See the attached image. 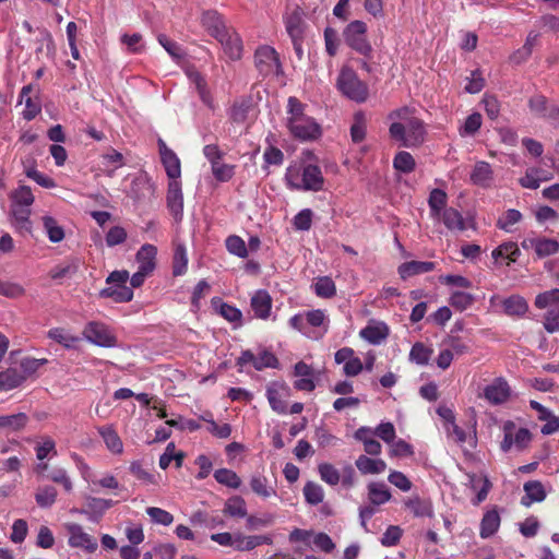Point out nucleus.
Instances as JSON below:
<instances>
[{
    "mask_svg": "<svg viewBox=\"0 0 559 559\" xmlns=\"http://www.w3.org/2000/svg\"><path fill=\"white\" fill-rule=\"evenodd\" d=\"M355 464L362 475H377L386 469V463L383 460L372 459L367 455L358 456Z\"/></svg>",
    "mask_w": 559,
    "mask_h": 559,
    "instance_id": "obj_24",
    "label": "nucleus"
},
{
    "mask_svg": "<svg viewBox=\"0 0 559 559\" xmlns=\"http://www.w3.org/2000/svg\"><path fill=\"white\" fill-rule=\"evenodd\" d=\"M349 34V25H338L336 20L330 21L324 31L325 50L330 56H335L342 43V37Z\"/></svg>",
    "mask_w": 559,
    "mask_h": 559,
    "instance_id": "obj_10",
    "label": "nucleus"
},
{
    "mask_svg": "<svg viewBox=\"0 0 559 559\" xmlns=\"http://www.w3.org/2000/svg\"><path fill=\"white\" fill-rule=\"evenodd\" d=\"M57 499V489L52 486H44L37 489L35 500L41 508L51 507Z\"/></svg>",
    "mask_w": 559,
    "mask_h": 559,
    "instance_id": "obj_52",
    "label": "nucleus"
},
{
    "mask_svg": "<svg viewBox=\"0 0 559 559\" xmlns=\"http://www.w3.org/2000/svg\"><path fill=\"white\" fill-rule=\"evenodd\" d=\"M389 455L393 459L411 457L414 455V448L403 439H394L389 443Z\"/></svg>",
    "mask_w": 559,
    "mask_h": 559,
    "instance_id": "obj_44",
    "label": "nucleus"
},
{
    "mask_svg": "<svg viewBox=\"0 0 559 559\" xmlns=\"http://www.w3.org/2000/svg\"><path fill=\"white\" fill-rule=\"evenodd\" d=\"M416 163L414 157L405 151L399 152L393 159V167L395 170L409 174L415 169Z\"/></svg>",
    "mask_w": 559,
    "mask_h": 559,
    "instance_id": "obj_49",
    "label": "nucleus"
},
{
    "mask_svg": "<svg viewBox=\"0 0 559 559\" xmlns=\"http://www.w3.org/2000/svg\"><path fill=\"white\" fill-rule=\"evenodd\" d=\"M156 254L157 248L155 246L150 243L143 245L135 255L139 269L151 274L156 266Z\"/></svg>",
    "mask_w": 559,
    "mask_h": 559,
    "instance_id": "obj_21",
    "label": "nucleus"
},
{
    "mask_svg": "<svg viewBox=\"0 0 559 559\" xmlns=\"http://www.w3.org/2000/svg\"><path fill=\"white\" fill-rule=\"evenodd\" d=\"M166 201L174 218L180 221L183 213V194L179 179H169Z\"/></svg>",
    "mask_w": 559,
    "mask_h": 559,
    "instance_id": "obj_12",
    "label": "nucleus"
},
{
    "mask_svg": "<svg viewBox=\"0 0 559 559\" xmlns=\"http://www.w3.org/2000/svg\"><path fill=\"white\" fill-rule=\"evenodd\" d=\"M559 305V288L540 293L535 298V306L538 309L551 308Z\"/></svg>",
    "mask_w": 559,
    "mask_h": 559,
    "instance_id": "obj_56",
    "label": "nucleus"
},
{
    "mask_svg": "<svg viewBox=\"0 0 559 559\" xmlns=\"http://www.w3.org/2000/svg\"><path fill=\"white\" fill-rule=\"evenodd\" d=\"M32 92V85H25L21 91V103H25V109L23 110V117L26 120L34 119L40 111V105L35 102L29 93Z\"/></svg>",
    "mask_w": 559,
    "mask_h": 559,
    "instance_id": "obj_41",
    "label": "nucleus"
},
{
    "mask_svg": "<svg viewBox=\"0 0 559 559\" xmlns=\"http://www.w3.org/2000/svg\"><path fill=\"white\" fill-rule=\"evenodd\" d=\"M273 539L269 535H251L246 536L241 533H236L234 548L238 551H250L261 545H271Z\"/></svg>",
    "mask_w": 559,
    "mask_h": 559,
    "instance_id": "obj_17",
    "label": "nucleus"
},
{
    "mask_svg": "<svg viewBox=\"0 0 559 559\" xmlns=\"http://www.w3.org/2000/svg\"><path fill=\"white\" fill-rule=\"evenodd\" d=\"M539 173H542L540 168L532 167L525 171V175L520 178V185L523 188L527 189H537L542 181H549L552 179V174L547 176L539 177Z\"/></svg>",
    "mask_w": 559,
    "mask_h": 559,
    "instance_id": "obj_38",
    "label": "nucleus"
},
{
    "mask_svg": "<svg viewBox=\"0 0 559 559\" xmlns=\"http://www.w3.org/2000/svg\"><path fill=\"white\" fill-rule=\"evenodd\" d=\"M500 526V515L496 510L485 513L480 523V536L488 538L492 536Z\"/></svg>",
    "mask_w": 559,
    "mask_h": 559,
    "instance_id": "obj_35",
    "label": "nucleus"
},
{
    "mask_svg": "<svg viewBox=\"0 0 559 559\" xmlns=\"http://www.w3.org/2000/svg\"><path fill=\"white\" fill-rule=\"evenodd\" d=\"M188 265L187 251L185 246L178 245L175 249L174 260H173V274L175 276H180L186 273Z\"/></svg>",
    "mask_w": 559,
    "mask_h": 559,
    "instance_id": "obj_54",
    "label": "nucleus"
},
{
    "mask_svg": "<svg viewBox=\"0 0 559 559\" xmlns=\"http://www.w3.org/2000/svg\"><path fill=\"white\" fill-rule=\"evenodd\" d=\"M374 361L376 355L372 350L366 353L364 356V362L360 358L352 356V377L357 376L364 370L371 371L373 369Z\"/></svg>",
    "mask_w": 559,
    "mask_h": 559,
    "instance_id": "obj_51",
    "label": "nucleus"
},
{
    "mask_svg": "<svg viewBox=\"0 0 559 559\" xmlns=\"http://www.w3.org/2000/svg\"><path fill=\"white\" fill-rule=\"evenodd\" d=\"M11 214H12V217L14 218V222L19 228L29 231V229H31V222H29L31 209H28L26 206L17 205V204L11 202Z\"/></svg>",
    "mask_w": 559,
    "mask_h": 559,
    "instance_id": "obj_47",
    "label": "nucleus"
},
{
    "mask_svg": "<svg viewBox=\"0 0 559 559\" xmlns=\"http://www.w3.org/2000/svg\"><path fill=\"white\" fill-rule=\"evenodd\" d=\"M285 181L290 189L306 191V166L290 165L286 169Z\"/></svg>",
    "mask_w": 559,
    "mask_h": 559,
    "instance_id": "obj_26",
    "label": "nucleus"
},
{
    "mask_svg": "<svg viewBox=\"0 0 559 559\" xmlns=\"http://www.w3.org/2000/svg\"><path fill=\"white\" fill-rule=\"evenodd\" d=\"M130 473L144 485H157L159 475H155L141 462L134 461L130 464Z\"/></svg>",
    "mask_w": 559,
    "mask_h": 559,
    "instance_id": "obj_37",
    "label": "nucleus"
},
{
    "mask_svg": "<svg viewBox=\"0 0 559 559\" xmlns=\"http://www.w3.org/2000/svg\"><path fill=\"white\" fill-rule=\"evenodd\" d=\"M435 264L428 261H411L400 265L399 273L402 278H407L417 274L427 273L433 270Z\"/></svg>",
    "mask_w": 559,
    "mask_h": 559,
    "instance_id": "obj_30",
    "label": "nucleus"
},
{
    "mask_svg": "<svg viewBox=\"0 0 559 559\" xmlns=\"http://www.w3.org/2000/svg\"><path fill=\"white\" fill-rule=\"evenodd\" d=\"M304 496L307 503L311 506H317L323 501L324 491L323 488L313 481L306 483L304 487Z\"/></svg>",
    "mask_w": 559,
    "mask_h": 559,
    "instance_id": "obj_50",
    "label": "nucleus"
},
{
    "mask_svg": "<svg viewBox=\"0 0 559 559\" xmlns=\"http://www.w3.org/2000/svg\"><path fill=\"white\" fill-rule=\"evenodd\" d=\"M41 219L45 233L49 240L55 243L62 241L64 238V230L57 221L51 216H44Z\"/></svg>",
    "mask_w": 559,
    "mask_h": 559,
    "instance_id": "obj_46",
    "label": "nucleus"
},
{
    "mask_svg": "<svg viewBox=\"0 0 559 559\" xmlns=\"http://www.w3.org/2000/svg\"><path fill=\"white\" fill-rule=\"evenodd\" d=\"M286 31L293 41L296 55L302 58L304 21L298 13H293L285 20Z\"/></svg>",
    "mask_w": 559,
    "mask_h": 559,
    "instance_id": "obj_14",
    "label": "nucleus"
},
{
    "mask_svg": "<svg viewBox=\"0 0 559 559\" xmlns=\"http://www.w3.org/2000/svg\"><path fill=\"white\" fill-rule=\"evenodd\" d=\"M46 478L62 485L67 492H71L73 489V485L71 478L68 475V472L63 467H55L47 475Z\"/></svg>",
    "mask_w": 559,
    "mask_h": 559,
    "instance_id": "obj_62",
    "label": "nucleus"
},
{
    "mask_svg": "<svg viewBox=\"0 0 559 559\" xmlns=\"http://www.w3.org/2000/svg\"><path fill=\"white\" fill-rule=\"evenodd\" d=\"M24 173L26 177L34 180L37 185H39L43 188H55L56 182L52 178L46 176L45 174L38 171L36 167H26V163L23 162Z\"/></svg>",
    "mask_w": 559,
    "mask_h": 559,
    "instance_id": "obj_60",
    "label": "nucleus"
},
{
    "mask_svg": "<svg viewBox=\"0 0 559 559\" xmlns=\"http://www.w3.org/2000/svg\"><path fill=\"white\" fill-rule=\"evenodd\" d=\"M435 219L441 221L451 231H462L465 229L463 216L457 210L453 207L445 209L441 213V216L436 217Z\"/></svg>",
    "mask_w": 559,
    "mask_h": 559,
    "instance_id": "obj_29",
    "label": "nucleus"
},
{
    "mask_svg": "<svg viewBox=\"0 0 559 559\" xmlns=\"http://www.w3.org/2000/svg\"><path fill=\"white\" fill-rule=\"evenodd\" d=\"M306 105L290 96L287 100V128L300 141H313L321 135L320 124L305 114Z\"/></svg>",
    "mask_w": 559,
    "mask_h": 559,
    "instance_id": "obj_2",
    "label": "nucleus"
},
{
    "mask_svg": "<svg viewBox=\"0 0 559 559\" xmlns=\"http://www.w3.org/2000/svg\"><path fill=\"white\" fill-rule=\"evenodd\" d=\"M48 337L68 349L74 348L75 345L80 342L79 336L72 334L64 328L50 329L48 331Z\"/></svg>",
    "mask_w": 559,
    "mask_h": 559,
    "instance_id": "obj_32",
    "label": "nucleus"
},
{
    "mask_svg": "<svg viewBox=\"0 0 559 559\" xmlns=\"http://www.w3.org/2000/svg\"><path fill=\"white\" fill-rule=\"evenodd\" d=\"M525 496L522 497V504L530 507L534 502H540L546 498V492L542 483L533 480L524 484Z\"/></svg>",
    "mask_w": 559,
    "mask_h": 559,
    "instance_id": "obj_28",
    "label": "nucleus"
},
{
    "mask_svg": "<svg viewBox=\"0 0 559 559\" xmlns=\"http://www.w3.org/2000/svg\"><path fill=\"white\" fill-rule=\"evenodd\" d=\"M480 396L490 405H502L511 400L512 390L504 378L498 377L484 388Z\"/></svg>",
    "mask_w": 559,
    "mask_h": 559,
    "instance_id": "obj_6",
    "label": "nucleus"
},
{
    "mask_svg": "<svg viewBox=\"0 0 559 559\" xmlns=\"http://www.w3.org/2000/svg\"><path fill=\"white\" fill-rule=\"evenodd\" d=\"M112 506H114V501L110 499L86 497V499H85V508L86 509L83 510L82 513L100 518Z\"/></svg>",
    "mask_w": 559,
    "mask_h": 559,
    "instance_id": "obj_31",
    "label": "nucleus"
},
{
    "mask_svg": "<svg viewBox=\"0 0 559 559\" xmlns=\"http://www.w3.org/2000/svg\"><path fill=\"white\" fill-rule=\"evenodd\" d=\"M289 389L285 384L273 383L266 389V397L271 408L277 414H286L287 405L285 397L288 396Z\"/></svg>",
    "mask_w": 559,
    "mask_h": 559,
    "instance_id": "obj_16",
    "label": "nucleus"
},
{
    "mask_svg": "<svg viewBox=\"0 0 559 559\" xmlns=\"http://www.w3.org/2000/svg\"><path fill=\"white\" fill-rule=\"evenodd\" d=\"M254 67L262 78L283 74L277 51L269 45H261L254 51Z\"/></svg>",
    "mask_w": 559,
    "mask_h": 559,
    "instance_id": "obj_4",
    "label": "nucleus"
},
{
    "mask_svg": "<svg viewBox=\"0 0 559 559\" xmlns=\"http://www.w3.org/2000/svg\"><path fill=\"white\" fill-rule=\"evenodd\" d=\"M46 362H47V359H36V358H32V357L23 358L20 361L17 369L22 373V376L24 378V382L27 380V378L33 376L39 369V367H41Z\"/></svg>",
    "mask_w": 559,
    "mask_h": 559,
    "instance_id": "obj_58",
    "label": "nucleus"
},
{
    "mask_svg": "<svg viewBox=\"0 0 559 559\" xmlns=\"http://www.w3.org/2000/svg\"><path fill=\"white\" fill-rule=\"evenodd\" d=\"M252 102L250 98H240L236 100L230 108V118L234 122L242 123L247 120L251 110Z\"/></svg>",
    "mask_w": 559,
    "mask_h": 559,
    "instance_id": "obj_42",
    "label": "nucleus"
},
{
    "mask_svg": "<svg viewBox=\"0 0 559 559\" xmlns=\"http://www.w3.org/2000/svg\"><path fill=\"white\" fill-rule=\"evenodd\" d=\"M28 423L25 413H16L0 416V433H14L23 430Z\"/></svg>",
    "mask_w": 559,
    "mask_h": 559,
    "instance_id": "obj_19",
    "label": "nucleus"
},
{
    "mask_svg": "<svg viewBox=\"0 0 559 559\" xmlns=\"http://www.w3.org/2000/svg\"><path fill=\"white\" fill-rule=\"evenodd\" d=\"M432 355V349L423 343H415L409 352L411 361L424 366L427 365Z\"/></svg>",
    "mask_w": 559,
    "mask_h": 559,
    "instance_id": "obj_48",
    "label": "nucleus"
},
{
    "mask_svg": "<svg viewBox=\"0 0 559 559\" xmlns=\"http://www.w3.org/2000/svg\"><path fill=\"white\" fill-rule=\"evenodd\" d=\"M503 309L504 312L509 316H524L526 311L528 310V305L526 300L519 296L513 295L503 301Z\"/></svg>",
    "mask_w": 559,
    "mask_h": 559,
    "instance_id": "obj_40",
    "label": "nucleus"
},
{
    "mask_svg": "<svg viewBox=\"0 0 559 559\" xmlns=\"http://www.w3.org/2000/svg\"><path fill=\"white\" fill-rule=\"evenodd\" d=\"M216 40L221 44L225 55L233 61L239 60L242 57L243 45L239 34L228 28Z\"/></svg>",
    "mask_w": 559,
    "mask_h": 559,
    "instance_id": "obj_11",
    "label": "nucleus"
},
{
    "mask_svg": "<svg viewBox=\"0 0 559 559\" xmlns=\"http://www.w3.org/2000/svg\"><path fill=\"white\" fill-rule=\"evenodd\" d=\"M250 488L257 496L267 499L276 496V489L272 486L269 479L262 474H253L250 477Z\"/></svg>",
    "mask_w": 559,
    "mask_h": 559,
    "instance_id": "obj_27",
    "label": "nucleus"
},
{
    "mask_svg": "<svg viewBox=\"0 0 559 559\" xmlns=\"http://www.w3.org/2000/svg\"><path fill=\"white\" fill-rule=\"evenodd\" d=\"M469 480L472 484V488L474 490H477L476 503H480L487 498V495L491 488V484L486 476L471 475Z\"/></svg>",
    "mask_w": 559,
    "mask_h": 559,
    "instance_id": "obj_55",
    "label": "nucleus"
},
{
    "mask_svg": "<svg viewBox=\"0 0 559 559\" xmlns=\"http://www.w3.org/2000/svg\"><path fill=\"white\" fill-rule=\"evenodd\" d=\"M99 435L102 436L106 447L109 451L115 454H120L123 451V444L120 437L111 427H102L98 429Z\"/></svg>",
    "mask_w": 559,
    "mask_h": 559,
    "instance_id": "obj_39",
    "label": "nucleus"
},
{
    "mask_svg": "<svg viewBox=\"0 0 559 559\" xmlns=\"http://www.w3.org/2000/svg\"><path fill=\"white\" fill-rule=\"evenodd\" d=\"M408 509L415 516L424 518L432 515V504L430 500H424L420 498H413L407 502Z\"/></svg>",
    "mask_w": 559,
    "mask_h": 559,
    "instance_id": "obj_53",
    "label": "nucleus"
},
{
    "mask_svg": "<svg viewBox=\"0 0 559 559\" xmlns=\"http://www.w3.org/2000/svg\"><path fill=\"white\" fill-rule=\"evenodd\" d=\"M389 334L390 329L386 323L378 320H370L359 332V336L372 345H380L388 338Z\"/></svg>",
    "mask_w": 559,
    "mask_h": 559,
    "instance_id": "obj_15",
    "label": "nucleus"
},
{
    "mask_svg": "<svg viewBox=\"0 0 559 559\" xmlns=\"http://www.w3.org/2000/svg\"><path fill=\"white\" fill-rule=\"evenodd\" d=\"M389 119L392 121L389 132L393 140L407 147L417 146L424 141L423 122L413 116L409 108L403 107L392 111Z\"/></svg>",
    "mask_w": 559,
    "mask_h": 559,
    "instance_id": "obj_1",
    "label": "nucleus"
},
{
    "mask_svg": "<svg viewBox=\"0 0 559 559\" xmlns=\"http://www.w3.org/2000/svg\"><path fill=\"white\" fill-rule=\"evenodd\" d=\"M544 328L549 333H554L559 330V305L548 309L545 314Z\"/></svg>",
    "mask_w": 559,
    "mask_h": 559,
    "instance_id": "obj_64",
    "label": "nucleus"
},
{
    "mask_svg": "<svg viewBox=\"0 0 559 559\" xmlns=\"http://www.w3.org/2000/svg\"><path fill=\"white\" fill-rule=\"evenodd\" d=\"M201 23L203 27L209 32L215 39L219 37L228 28L226 27L222 15L217 11H205L202 14Z\"/></svg>",
    "mask_w": 559,
    "mask_h": 559,
    "instance_id": "obj_20",
    "label": "nucleus"
},
{
    "mask_svg": "<svg viewBox=\"0 0 559 559\" xmlns=\"http://www.w3.org/2000/svg\"><path fill=\"white\" fill-rule=\"evenodd\" d=\"M68 533V544L72 548H81L87 552H94L97 547V540L92 535L86 533L84 528L76 523L66 524Z\"/></svg>",
    "mask_w": 559,
    "mask_h": 559,
    "instance_id": "obj_7",
    "label": "nucleus"
},
{
    "mask_svg": "<svg viewBox=\"0 0 559 559\" xmlns=\"http://www.w3.org/2000/svg\"><path fill=\"white\" fill-rule=\"evenodd\" d=\"M493 180V170L489 163L479 160L471 173V181L480 187H489Z\"/></svg>",
    "mask_w": 559,
    "mask_h": 559,
    "instance_id": "obj_23",
    "label": "nucleus"
},
{
    "mask_svg": "<svg viewBox=\"0 0 559 559\" xmlns=\"http://www.w3.org/2000/svg\"><path fill=\"white\" fill-rule=\"evenodd\" d=\"M251 308L257 318L266 320L272 309V298L270 294L264 289L257 290L251 297Z\"/></svg>",
    "mask_w": 559,
    "mask_h": 559,
    "instance_id": "obj_18",
    "label": "nucleus"
},
{
    "mask_svg": "<svg viewBox=\"0 0 559 559\" xmlns=\"http://www.w3.org/2000/svg\"><path fill=\"white\" fill-rule=\"evenodd\" d=\"M223 512L230 518H246L248 514L247 503L242 497L233 496L226 500Z\"/></svg>",
    "mask_w": 559,
    "mask_h": 559,
    "instance_id": "obj_33",
    "label": "nucleus"
},
{
    "mask_svg": "<svg viewBox=\"0 0 559 559\" xmlns=\"http://www.w3.org/2000/svg\"><path fill=\"white\" fill-rule=\"evenodd\" d=\"M448 197L441 189H433L428 199L430 215L432 218L441 216V213L447 209Z\"/></svg>",
    "mask_w": 559,
    "mask_h": 559,
    "instance_id": "obj_36",
    "label": "nucleus"
},
{
    "mask_svg": "<svg viewBox=\"0 0 559 559\" xmlns=\"http://www.w3.org/2000/svg\"><path fill=\"white\" fill-rule=\"evenodd\" d=\"M289 325L312 340L322 337L328 331L325 314L320 309L295 314L290 318Z\"/></svg>",
    "mask_w": 559,
    "mask_h": 559,
    "instance_id": "obj_3",
    "label": "nucleus"
},
{
    "mask_svg": "<svg viewBox=\"0 0 559 559\" xmlns=\"http://www.w3.org/2000/svg\"><path fill=\"white\" fill-rule=\"evenodd\" d=\"M154 190L153 185L145 178H136L132 182L131 197L135 200H141L152 194Z\"/></svg>",
    "mask_w": 559,
    "mask_h": 559,
    "instance_id": "obj_61",
    "label": "nucleus"
},
{
    "mask_svg": "<svg viewBox=\"0 0 559 559\" xmlns=\"http://www.w3.org/2000/svg\"><path fill=\"white\" fill-rule=\"evenodd\" d=\"M226 248L229 253L238 258H246L248 255V248L243 239L239 236H228L226 239Z\"/></svg>",
    "mask_w": 559,
    "mask_h": 559,
    "instance_id": "obj_63",
    "label": "nucleus"
},
{
    "mask_svg": "<svg viewBox=\"0 0 559 559\" xmlns=\"http://www.w3.org/2000/svg\"><path fill=\"white\" fill-rule=\"evenodd\" d=\"M158 151L160 160L169 179H180L181 166L177 154L169 148L164 140L158 139Z\"/></svg>",
    "mask_w": 559,
    "mask_h": 559,
    "instance_id": "obj_13",
    "label": "nucleus"
},
{
    "mask_svg": "<svg viewBox=\"0 0 559 559\" xmlns=\"http://www.w3.org/2000/svg\"><path fill=\"white\" fill-rule=\"evenodd\" d=\"M504 437L501 442V450L503 452L510 451L513 447L519 450L524 449L531 441V433L525 428L515 430L512 421H507L503 426Z\"/></svg>",
    "mask_w": 559,
    "mask_h": 559,
    "instance_id": "obj_9",
    "label": "nucleus"
},
{
    "mask_svg": "<svg viewBox=\"0 0 559 559\" xmlns=\"http://www.w3.org/2000/svg\"><path fill=\"white\" fill-rule=\"evenodd\" d=\"M83 336L90 343L102 347H112L116 344V338L108 326L95 321L85 325Z\"/></svg>",
    "mask_w": 559,
    "mask_h": 559,
    "instance_id": "obj_8",
    "label": "nucleus"
},
{
    "mask_svg": "<svg viewBox=\"0 0 559 559\" xmlns=\"http://www.w3.org/2000/svg\"><path fill=\"white\" fill-rule=\"evenodd\" d=\"M306 191H319L323 186V176L316 165H306Z\"/></svg>",
    "mask_w": 559,
    "mask_h": 559,
    "instance_id": "obj_45",
    "label": "nucleus"
},
{
    "mask_svg": "<svg viewBox=\"0 0 559 559\" xmlns=\"http://www.w3.org/2000/svg\"><path fill=\"white\" fill-rule=\"evenodd\" d=\"M24 378L17 367H9L0 371V391L7 392L21 386Z\"/></svg>",
    "mask_w": 559,
    "mask_h": 559,
    "instance_id": "obj_25",
    "label": "nucleus"
},
{
    "mask_svg": "<svg viewBox=\"0 0 559 559\" xmlns=\"http://www.w3.org/2000/svg\"><path fill=\"white\" fill-rule=\"evenodd\" d=\"M523 248H534L536 254L539 258L548 257L555 254L559 250V245L554 239L548 238H539V239H530L522 242Z\"/></svg>",
    "mask_w": 559,
    "mask_h": 559,
    "instance_id": "obj_22",
    "label": "nucleus"
},
{
    "mask_svg": "<svg viewBox=\"0 0 559 559\" xmlns=\"http://www.w3.org/2000/svg\"><path fill=\"white\" fill-rule=\"evenodd\" d=\"M522 219V214L514 209H510L499 217L497 226L508 233L513 230V226Z\"/></svg>",
    "mask_w": 559,
    "mask_h": 559,
    "instance_id": "obj_59",
    "label": "nucleus"
},
{
    "mask_svg": "<svg viewBox=\"0 0 559 559\" xmlns=\"http://www.w3.org/2000/svg\"><path fill=\"white\" fill-rule=\"evenodd\" d=\"M368 497L372 506H366L360 509L359 518L361 525L366 527V521L369 520L376 512L374 506H380L391 499V492L383 483H371L368 486Z\"/></svg>",
    "mask_w": 559,
    "mask_h": 559,
    "instance_id": "obj_5",
    "label": "nucleus"
},
{
    "mask_svg": "<svg viewBox=\"0 0 559 559\" xmlns=\"http://www.w3.org/2000/svg\"><path fill=\"white\" fill-rule=\"evenodd\" d=\"M215 480L231 489H238L241 486V478L236 472L228 468H218L214 472Z\"/></svg>",
    "mask_w": 559,
    "mask_h": 559,
    "instance_id": "obj_43",
    "label": "nucleus"
},
{
    "mask_svg": "<svg viewBox=\"0 0 559 559\" xmlns=\"http://www.w3.org/2000/svg\"><path fill=\"white\" fill-rule=\"evenodd\" d=\"M11 202L31 209L34 195L29 187L20 186L11 193Z\"/></svg>",
    "mask_w": 559,
    "mask_h": 559,
    "instance_id": "obj_57",
    "label": "nucleus"
},
{
    "mask_svg": "<svg viewBox=\"0 0 559 559\" xmlns=\"http://www.w3.org/2000/svg\"><path fill=\"white\" fill-rule=\"evenodd\" d=\"M100 296L111 298L115 302H128L133 298V290L127 285H116L104 288Z\"/></svg>",
    "mask_w": 559,
    "mask_h": 559,
    "instance_id": "obj_34",
    "label": "nucleus"
}]
</instances>
